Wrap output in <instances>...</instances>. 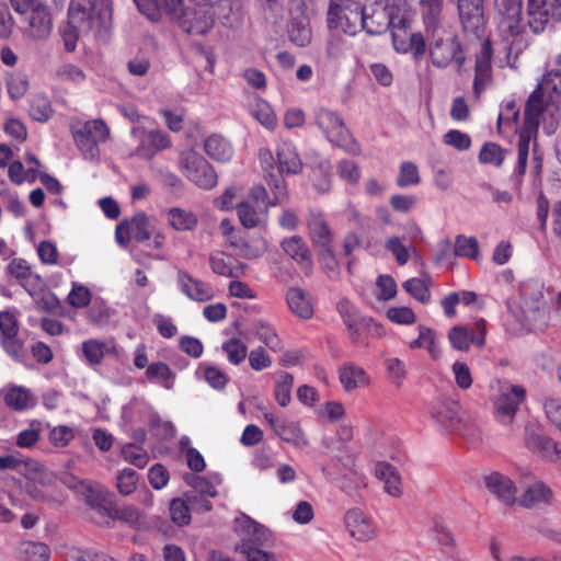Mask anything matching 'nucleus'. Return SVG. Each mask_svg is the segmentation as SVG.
Segmentation results:
<instances>
[{
    "label": "nucleus",
    "instance_id": "obj_23",
    "mask_svg": "<svg viewBox=\"0 0 561 561\" xmlns=\"http://www.w3.org/2000/svg\"><path fill=\"white\" fill-rule=\"evenodd\" d=\"M344 523L348 534L358 541H367L375 536L371 520L359 508L348 510Z\"/></svg>",
    "mask_w": 561,
    "mask_h": 561
},
{
    "label": "nucleus",
    "instance_id": "obj_61",
    "mask_svg": "<svg viewBox=\"0 0 561 561\" xmlns=\"http://www.w3.org/2000/svg\"><path fill=\"white\" fill-rule=\"evenodd\" d=\"M351 48L350 43L341 35H333L328 42L327 55L330 59L340 60Z\"/></svg>",
    "mask_w": 561,
    "mask_h": 561
},
{
    "label": "nucleus",
    "instance_id": "obj_13",
    "mask_svg": "<svg viewBox=\"0 0 561 561\" xmlns=\"http://www.w3.org/2000/svg\"><path fill=\"white\" fill-rule=\"evenodd\" d=\"M525 396L526 390L523 387L504 385L494 402L496 420L505 425L511 424Z\"/></svg>",
    "mask_w": 561,
    "mask_h": 561
},
{
    "label": "nucleus",
    "instance_id": "obj_55",
    "mask_svg": "<svg viewBox=\"0 0 561 561\" xmlns=\"http://www.w3.org/2000/svg\"><path fill=\"white\" fill-rule=\"evenodd\" d=\"M209 264L211 271L218 275L225 277H231L233 275L232 262L229 256L224 252H215L210 254Z\"/></svg>",
    "mask_w": 561,
    "mask_h": 561
},
{
    "label": "nucleus",
    "instance_id": "obj_5",
    "mask_svg": "<svg viewBox=\"0 0 561 561\" xmlns=\"http://www.w3.org/2000/svg\"><path fill=\"white\" fill-rule=\"evenodd\" d=\"M425 33L428 39V53L432 64L436 68H446L451 62L462 68L466 57L461 43L455 32L443 26L439 21L425 23Z\"/></svg>",
    "mask_w": 561,
    "mask_h": 561
},
{
    "label": "nucleus",
    "instance_id": "obj_62",
    "mask_svg": "<svg viewBox=\"0 0 561 561\" xmlns=\"http://www.w3.org/2000/svg\"><path fill=\"white\" fill-rule=\"evenodd\" d=\"M67 300L71 307L84 308L91 301V291L83 285L73 284Z\"/></svg>",
    "mask_w": 561,
    "mask_h": 561
},
{
    "label": "nucleus",
    "instance_id": "obj_25",
    "mask_svg": "<svg viewBox=\"0 0 561 561\" xmlns=\"http://www.w3.org/2000/svg\"><path fill=\"white\" fill-rule=\"evenodd\" d=\"M283 251L297 264H299L306 272L312 268L311 252L306 241L300 236H293L284 239L280 242Z\"/></svg>",
    "mask_w": 561,
    "mask_h": 561
},
{
    "label": "nucleus",
    "instance_id": "obj_50",
    "mask_svg": "<svg viewBox=\"0 0 561 561\" xmlns=\"http://www.w3.org/2000/svg\"><path fill=\"white\" fill-rule=\"evenodd\" d=\"M420 181L419 169L415 163L404 161L400 164V172L396 181L398 186L407 187L410 185H416Z\"/></svg>",
    "mask_w": 561,
    "mask_h": 561
},
{
    "label": "nucleus",
    "instance_id": "obj_19",
    "mask_svg": "<svg viewBox=\"0 0 561 561\" xmlns=\"http://www.w3.org/2000/svg\"><path fill=\"white\" fill-rule=\"evenodd\" d=\"M50 10V8L36 4L26 14L25 34L27 36L36 41H42L49 36L53 28Z\"/></svg>",
    "mask_w": 561,
    "mask_h": 561
},
{
    "label": "nucleus",
    "instance_id": "obj_42",
    "mask_svg": "<svg viewBox=\"0 0 561 561\" xmlns=\"http://www.w3.org/2000/svg\"><path fill=\"white\" fill-rule=\"evenodd\" d=\"M127 228V237L141 243L150 238L147 229L148 218L144 213H137L130 220L124 221Z\"/></svg>",
    "mask_w": 561,
    "mask_h": 561
},
{
    "label": "nucleus",
    "instance_id": "obj_30",
    "mask_svg": "<svg viewBox=\"0 0 561 561\" xmlns=\"http://www.w3.org/2000/svg\"><path fill=\"white\" fill-rule=\"evenodd\" d=\"M240 222L245 228H255L266 222L267 210L261 209L252 201H244L237 206Z\"/></svg>",
    "mask_w": 561,
    "mask_h": 561
},
{
    "label": "nucleus",
    "instance_id": "obj_54",
    "mask_svg": "<svg viewBox=\"0 0 561 561\" xmlns=\"http://www.w3.org/2000/svg\"><path fill=\"white\" fill-rule=\"evenodd\" d=\"M76 436L75 430L67 425H57L49 431V442L55 447H66Z\"/></svg>",
    "mask_w": 561,
    "mask_h": 561
},
{
    "label": "nucleus",
    "instance_id": "obj_20",
    "mask_svg": "<svg viewBox=\"0 0 561 561\" xmlns=\"http://www.w3.org/2000/svg\"><path fill=\"white\" fill-rule=\"evenodd\" d=\"M307 228L309 238L314 248L319 249L332 243L333 234L324 214L316 208L308 213Z\"/></svg>",
    "mask_w": 561,
    "mask_h": 561
},
{
    "label": "nucleus",
    "instance_id": "obj_38",
    "mask_svg": "<svg viewBox=\"0 0 561 561\" xmlns=\"http://www.w3.org/2000/svg\"><path fill=\"white\" fill-rule=\"evenodd\" d=\"M225 233L227 236V241L229 245L233 248L237 255L248 260L255 259L262 255V251L260 249L254 248L241 236L237 234L233 228H229V230L226 231Z\"/></svg>",
    "mask_w": 561,
    "mask_h": 561
},
{
    "label": "nucleus",
    "instance_id": "obj_8",
    "mask_svg": "<svg viewBox=\"0 0 561 561\" xmlns=\"http://www.w3.org/2000/svg\"><path fill=\"white\" fill-rule=\"evenodd\" d=\"M179 168L183 174L203 190L217 185L218 176L213 165L194 149L184 150L179 156Z\"/></svg>",
    "mask_w": 561,
    "mask_h": 561
},
{
    "label": "nucleus",
    "instance_id": "obj_33",
    "mask_svg": "<svg viewBox=\"0 0 561 561\" xmlns=\"http://www.w3.org/2000/svg\"><path fill=\"white\" fill-rule=\"evenodd\" d=\"M168 221L170 226L178 231L194 230L198 224L195 213L180 207L170 208L168 211Z\"/></svg>",
    "mask_w": 561,
    "mask_h": 561
},
{
    "label": "nucleus",
    "instance_id": "obj_26",
    "mask_svg": "<svg viewBox=\"0 0 561 561\" xmlns=\"http://www.w3.org/2000/svg\"><path fill=\"white\" fill-rule=\"evenodd\" d=\"M526 446L545 459L561 462V444L547 436L530 434L526 438Z\"/></svg>",
    "mask_w": 561,
    "mask_h": 561
},
{
    "label": "nucleus",
    "instance_id": "obj_58",
    "mask_svg": "<svg viewBox=\"0 0 561 561\" xmlns=\"http://www.w3.org/2000/svg\"><path fill=\"white\" fill-rule=\"evenodd\" d=\"M255 332L259 339L272 351L280 350V341L275 331L266 323L259 321L255 324Z\"/></svg>",
    "mask_w": 561,
    "mask_h": 561
},
{
    "label": "nucleus",
    "instance_id": "obj_35",
    "mask_svg": "<svg viewBox=\"0 0 561 561\" xmlns=\"http://www.w3.org/2000/svg\"><path fill=\"white\" fill-rule=\"evenodd\" d=\"M18 556L22 561H48L49 547L43 542L25 540L18 547Z\"/></svg>",
    "mask_w": 561,
    "mask_h": 561
},
{
    "label": "nucleus",
    "instance_id": "obj_53",
    "mask_svg": "<svg viewBox=\"0 0 561 561\" xmlns=\"http://www.w3.org/2000/svg\"><path fill=\"white\" fill-rule=\"evenodd\" d=\"M123 458L137 468H144L149 460L148 454L135 444H127L122 448Z\"/></svg>",
    "mask_w": 561,
    "mask_h": 561
},
{
    "label": "nucleus",
    "instance_id": "obj_1",
    "mask_svg": "<svg viewBox=\"0 0 561 561\" xmlns=\"http://www.w3.org/2000/svg\"><path fill=\"white\" fill-rule=\"evenodd\" d=\"M560 105L561 71L551 70L531 92L525 105L524 124L518 136V159L513 174L517 183L526 172L529 145L537 136L540 121H545L547 114L551 115L552 119L543 124V131L552 135L557 128Z\"/></svg>",
    "mask_w": 561,
    "mask_h": 561
},
{
    "label": "nucleus",
    "instance_id": "obj_63",
    "mask_svg": "<svg viewBox=\"0 0 561 561\" xmlns=\"http://www.w3.org/2000/svg\"><path fill=\"white\" fill-rule=\"evenodd\" d=\"M19 321L15 312L10 310L0 311V337L19 335Z\"/></svg>",
    "mask_w": 561,
    "mask_h": 561
},
{
    "label": "nucleus",
    "instance_id": "obj_64",
    "mask_svg": "<svg viewBox=\"0 0 561 561\" xmlns=\"http://www.w3.org/2000/svg\"><path fill=\"white\" fill-rule=\"evenodd\" d=\"M205 380L215 389H222L228 382V377L218 367L211 365H202Z\"/></svg>",
    "mask_w": 561,
    "mask_h": 561
},
{
    "label": "nucleus",
    "instance_id": "obj_12",
    "mask_svg": "<svg viewBox=\"0 0 561 561\" xmlns=\"http://www.w3.org/2000/svg\"><path fill=\"white\" fill-rule=\"evenodd\" d=\"M130 135L138 144L134 154L145 160L152 159L159 151L170 148L172 145L169 135L158 129L146 130L135 126L131 128Z\"/></svg>",
    "mask_w": 561,
    "mask_h": 561
},
{
    "label": "nucleus",
    "instance_id": "obj_46",
    "mask_svg": "<svg viewBox=\"0 0 561 561\" xmlns=\"http://www.w3.org/2000/svg\"><path fill=\"white\" fill-rule=\"evenodd\" d=\"M54 113L49 100L42 94L35 95L30 106V115L36 122H47Z\"/></svg>",
    "mask_w": 561,
    "mask_h": 561
},
{
    "label": "nucleus",
    "instance_id": "obj_28",
    "mask_svg": "<svg viewBox=\"0 0 561 561\" xmlns=\"http://www.w3.org/2000/svg\"><path fill=\"white\" fill-rule=\"evenodd\" d=\"M376 477L383 482V490L393 497L402 494L401 478L398 470L390 463L378 462L375 468Z\"/></svg>",
    "mask_w": 561,
    "mask_h": 561
},
{
    "label": "nucleus",
    "instance_id": "obj_16",
    "mask_svg": "<svg viewBox=\"0 0 561 561\" xmlns=\"http://www.w3.org/2000/svg\"><path fill=\"white\" fill-rule=\"evenodd\" d=\"M382 11L387 14L386 21H388V26L391 30L393 48L398 53L407 54L410 35L407 32L409 20L405 16L404 10L386 5L382 8Z\"/></svg>",
    "mask_w": 561,
    "mask_h": 561
},
{
    "label": "nucleus",
    "instance_id": "obj_7",
    "mask_svg": "<svg viewBox=\"0 0 561 561\" xmlns=\"http://www.w3.org/2000/svg\"><path fill=\"white\" fill-rule=\"evenodd\" d=\"M522 321L528 330H542L547 323V309L541 286L537 282L523 284L520 287Z\"/></svg>",
    "mask_w": 561,
    "mask_h": 561
},
{
    "label": "nucleus",
    "instance_id": "obj_60",
    "mask_svg": "<svg viewBox=\"0 0 561 561\" xmlns=\"http://www.w3.org/2000/svg\"><path fill=\"white\" fill-rule=\"evenodd\" d=\"M0 344L3 351L10 356L12 359L20 362L22 359L24 343L19 335H8L0 337Z\"/></svg>",
    "mask_w": 561,
    "mask_h": 561
},
{
    "label": "nucleus",
    "instance_id": "obj_49",
    "mask_svg": "<svg viewBox=\"0 0 561 561\" xmlns=\"http://www.w3.org/2000/svg\"><path fill=\"white\" fill-rule=\"evenodd\" d=\"M221 347L227 354L228 360L233 365L242 363L248 355L247 346L236 337L226 341Z\"/></svg>",
    "mask_w": 561,
    "mask_h": 561
},
{
    "label": "nucleus",
    "instance_id": "obj_18",
    "mask_svg": "<svg viewBox=\"0 0 561 561\" xmlns=\"http://www.w3.org/2000/svg\"><path fill=\"white\" fill-rule=\"evenodd\" d=\"M176 284L181 293L191 300L205 302L215 297L214 289L208 283L194 278L186 271L178 272Z\"/></svg>",
    "mask_w": 561,
    "mask_h": 561
},
{
    "label": "nucleus",
    "instance_id": "obj_31",
    "mask_svg": "<svg viewBox=\"0 0 561 561\" xmlns=\"http://www.w3.org/2000/svg\"><path fill=\"white\" fill-rule=\"evenodd\" d=\"M551 496V489L543 482L538 481L529 485L523 495L517 499V502L525 508H531L538 504L548 503Z\"/></svg>",
    "mask_w": 561,
    "mask_h": 561
},
{
    "label": "nucleus",
    "instance_id": "obj_27",
    "mask_svg": "<svg viewBox=\"0 0 561 561\" xmlns=\"http://www.w3.org/2000/svg\"><path fill=\"white\" fill-rule=\"evenodd\" d=\"M278 161V172L287 174H298L302 169V162L295 146L289 141L278 144L276 149Z\"/></svg>",
    "mask_w": 561,
    "mask_h": 561
},
{
    "label": "nucleus",
    "instance_id": "obj_34",
    "mask_svg": "<svg viewBox=\"0 0 561 561\" xmlns=\"http://www.w3.org/2000/svg\"><path fill=\"white\" fill-rule=\"evenodd\" d=\"M340 381L347 391L366 386L368 378L365 370L352 363L345 364L340 370Z\"/></svg>",
    "mask_w": 561,
    "mask_h": 561
},
{
    "label": "nucleus",
    "instance_id": "obj_48",
    "mask_svg": "<svg viewBox=\"0 0 561 561\" xmlns=\"http://www.w3.org/2000/svg\"><path fill=\"white\" fill-rule=\"evenodd\" d=\"M85 501L90 505L91 510L94 511L102 518L114 519V514L111 508L107 506L105 497L102 493L93 486L91 492H88L85 495Z\"/></svg>",
    "mask_w": 561,
    "mask_h": 561
},
{
    "label": "nucleus",
    "instance_id": "obj_6",
    "mask_svg": "<svg viewBox=\"0 0 561 561\" xmlns=\"http://www.w3.org/2000/svg\"><path fill=\"white\" fill-rule=\"evenodd\" d=\"M314 124L324 137L334 146L352 154L359 152V146L352 137L342 117L331 110L321 107L314 112Z\"/></svg>",
    "mask_w": 561,
    "mask_h": 561
},
{
    "label": "nucleus",
    "instance_id": "obj_47",
    "mask_svg": "<svg viewBox=\"0 0 561 561\" xmlns=\"http://www.w3.org/2000/svg\"><path fill=\"white\" fill-rule=\"evenodd\" d=\"M506 151L495 142H486L479 152V161L483 164L502 165Z\"/></svg>",
    "mask_w": 561,
    "mask_h": 561
},
{
    "label": "nucleus",
    "instance_id": "obj_57",
    "mask_svg": "<svg viewBox=\"0 0 561 561\" xmlns=\"http://www.w3.org/2000/svg\"><path fill=\"white\" fill-rule=\"evenodd\" d=\"M478 248L479 244L476 238L458 236L456 238L454 253L457 256H467L470 259H476L478 255Z\"/></svg>",
    "mask_w": 561,
    "mask_h": 561
},
{
    "label": "nucleus",
    "instance_id": "obj_9",
    "mask_svg": "<svg viewBox=\"0 0 561 561\" xmlns=\"http://www.w3.org/2000/svg\"><path fill=\"white\" fill-rule=\"evenodd\" d=\"M72 136L82 154L88 159H95L100 152L99 144L110 138V128L103 119H92L75 129Z\"/></svg>",
    "mask_w": 561,
    "mask_h": 561
},
{
    "label": "nucleus",
    "instance_id": "obj_11",
    "mask_svg": "<svg viewBox=\"0 0 561 561\" xmlns=\"http://www.w3.org/2000/svg\"><path fill=\"white\" fill-rule=\"evenodd\" d=\"M527 19L535 34L543 32L549 23L561 22V0H528Z\"/></svg>",
    "mask_w": 561,
    "mask_h": 561
},
{
    "label": "nucleus",
    "instance_id": "obj_14",
    "mask_svg": "<svg viewBox=\"0 0 561 561\" xmlns=\"http://www.w3.org/2000/svg\"><path fill=\"white\" fill-rule=\"evenodd\" d=\"M264 421L270 425L274 433L287 444L296 448H306L309 440L300 425L285 417H278L273 413H264Z\"/></svg>",
    "mask_w": 561,
    "mask_h": 561
},
{
    "label": "nucleus",
    "instance_id": "obj_59",
    "mask_svg": "<svg viewBox=\"0 0 561 561\" xmlns=\"http://www.w3.org/2000/svg\"><path fill=\"white\" fill-rule=\"evenodd\" d=\"M7 88L12 99H21L28 89V81L25 75L13 73L7 79Z\"/></svg>",
    "mask_w": 561,
    "mask_h": 561
},
{
    "label": "nucleus",
    "instance_id": "obj_44",
    "mask_svg": "<svg viewBox=\"0 0 561 561\" xmlns=\"http://www.w3.org/2000/svg\"><path fill=\"white\" fill-rule=\"evenodd\" d=\"M294 385V377L286 373L280 371L277 374L275 399L280 407H287L290 402V392Z\"/></svg>",
    "mask_w": 561,
    "mask_h": 561
},
{
    "label": "nucleus",
    "instance_id": "obj_32",
    "mask_svg": "<svg viewBox=\"0 0 561 561\" xmlns=\"http://www.w3.org/2000/svg\"><path fill=\"white\" fill-rule=\"evenodd\" d=\"M287 304L294 314L302 319H309L313 314V308L308 295L300 288L294 287L288 289Z\"/></svg>",
    "mask_w": 561,
    "mask_h": 561
},
{
    "label": "nucleus",
    "instance_id": "obj_52",
    "mask_svg": "<svg viewBox=\"0 0 561 561\" xmlns=\"http://www.w3.org/2000/svg\"><path fill=\"white\" fill-rule=\"evenodd\" d=\"M89 321L98 327H104L111 319L110 308L102 300H94L88 310Z\"/></svg>",
    "mask_w": 561,
    "mask_h": 561
},
{
    "label": "nucleus",
    "instance_id": "obj_56",
    "mask_svg": "<svg viewBox=\"0 0 561 561\" xmlns=\"http://www.w3.org/2000/svg\"><path fill=\"white\" fill-rule=\"evenodd\" d=\"M404 289L416 300L427 304L431 300V294L425 280L420 278L408 279L403 284Z\"/></svg>",
    "mask_w": 561,
    "mask_h": 561
},
{
    "label": "nucleus",
    "instance_id": "obj_36",
    "mask_svg": "<svg viewBox=\"0 0 561 561\" xmlns=\"http://www.w3.org/2000/svg\"><path fill=\"white\" fill-rule=\"evenodd\" d=\"M288 36L295 45L299 47L307 46L312 37L308 19L305 16L293 19L288 27Z\"/></svg>",
    "mask_w": 561,
    "mask_h": 561
},
{
    "label": "nucleus",
    "instance_id": "obj_45",
    "mask_svg": "<svg viewBox=\"0 0 561 561\" xmlns=\"http://www.w3.org/2000/svg\"><path fill=\"white\" fill-rule=\"evenodd\" d=\"M191 512L188 500L174 499L170 503V516L173 523L178 526L188 525L191 522Z\"/></svg>",
    "mask_w": 561,
    "mask_h": 561
},
{
    "label": "nucleus",
    "instance_id": "obj_21",
    "mask_svg": "<svg viewBox=\"0 0 561 561\" xmlns=\"http://www.w3.org/2000/svg\"><path fill=\"white\" fill-rule=\"evenodd\" d=\"M460 405L451 399H438L431 403L428 412L433 421L445 430H451L459 421Z\"/></svg>",
    "mask_w": 561,
    "mask_h": 561
},
{
    "label": "nucleus",
    "instance_id": "obj_51",
    "mask_svg": "<svg viewBox=\"0 0 561 561\" xmlns=\"http://www.w3.org/2000/svg\"><path fill=\"white\" fill-rule=\"evenodd\" d=\"M138 481V474L134 469L125 468L121 470L116 478V486L122 495L131 494Z\"/></svg>",
    "mask_w": 561,
    "mask_h": 561
},
{
    "label": "nucleus",
    "instance_id": "obj_24",
    "mask_svg": "<svg viewBox=\"0 0 561 561\" xmlns=\"http://www.w3.org/2000/svg\"><path fill=\"white\" fill-rule=\"evenodd\" d=\"M477 328L480 331V335L477 336L471 330L457 325L454 327L448 334L451 346L459 351H468L471 343L478 346L484 344L485 323L483 320L477 322Z\"/></svg>",
    "mask_w": 561,
    "mask_h": 561
},
{
    "label": "nucleus",
    "instance_id": "obj_41",
    "mask_svg": "<svg viewBox=\"0 0 561 561\" xmlns=\"http://www.w3.org/2000/svg\"><path fill=\"white\" fill-rule=\"evenodd\" d=\"M107 352V344L100 340L90 339L82 343L83 357L85 362L91 366L100 365Z\"/></svg>",
    "mask_w": 561,
    "mask_h": 561
},
{
    "label": "nucleus",
    "instance_id": "obj_37",
    "mask_svg": "<svg viewBox=\"0 0 561 561\" xmlns=\"http://www.w3.org/2000/svg\"><path fill=\"white\" fill-rule=\"evenodd\" d=\"M497 27L505 41H510L511 38L513 39L512 44L517 41L524 31L520 14L500 15Z\"/></svg>",
    "mask_w": 561,
    "mask_h": 561
},
{
    "label": "nucleus",
    "instance_id": "obj_17",
    "mask_svg": "<svg viewBox=\"0 0 561 561\" xmlns=\"http://www.w3.org/2000/svg\"><path fill=\"white\" fill-rule=\"evenodd\" d=\"M492 47L489 41L482 43L480 51L476 57L473 94L477 99L489 87L492 81Z\"/></svg>",
    "mask_w": 561,
    "mask_h": 561
},
{
    "label": "nucleus",
    "instance_id": "obj_40",
    "mask_svg": "<svg viewBox=\"0 0 561 561\" xmlns=\"http://www.w3.org/2000/svg\"><path fill=\"white\" fill-rule=\"evenodd\" d=\"M146 376L149 380H158L160 385L170 390L173 388L175 374L169 365L163 362L153 363L148 366Z\"/></svg>",
    "mask_w": 561,
    "mask_h": 561
},
{
    "label": "nucleus",
    "instance_id": "obj_22",
    "mask_svg": "<svg viewBox=\"0 0 561 561\" xmlns=\"http://www.w3.org/2000/svg\"><path fill=\"white\" fill-rule=\"evenodd\" d=\"M488 490L504 505L512 506L517 503V488L506 476L492 472L484 478Z\"/></svg>",
    "mask_w": 561,
    "mask_h": 561
},
{
    "label": "nucleus",
    "instance_id": "obj_4",
    "mask_svg": "<svg viewBox=\"0 0 561 561\" xmlns=\"http://www.w3.org/2000/svg\"><path fill=\"white\" fill-rule=\"evenodd\" d=\"M375 18H382L386 21L387 14L380 10H374L368 14L357 0H330L328 10V26L330 30L342 31L344 34L354 36L358 32V25L369 35L382 34V27H373L369 21Z\"/></svg>",
    "mask_w": 561,
    "mask_h": 561
},
{
    "label": "nucleus",
    "instance_id": "obj_3",
    "mask_svg": "<svg viewBox=\"0 0 561 561\" xmlns=\"http://www.w3.org/2000/svg\"><path fill=\"white\" fill-rule=\"evenodd\" d=\"M111 0H71L68 24L60 30L67 51H73L80 36L105 39L112 27Z\"/></svg>",
    "mask_w": 561,
    "mask_h": 561
},
{
    "label": "nucleus",
    "instance_id": "obj_2",
    "mask_svg": "<svg viewBox=\"0 0 561 561\" xmlns=\"http://www.w3.org/2000/svg\"><path fill=\"white\" fill-rule=\"evenodd\" d=\"M139 11L151 21H158L162 13L180 20L185 32L205 35L213 26L215 16L222 24L233 26L237 21L231 0H205L183 7V0H134Z\"/></svg>",
    "mask_w": 561,
    "mask_h": 561
},
{
    "label": "nucleus",
    "instance_id": "obj_15",
    "mask_svg": "<svg viewBox=\"0 0 561 561\" xmlns=\"http://www.w3.org/2000/svg\"><path fill=\"white\" fill-rule=\"evenodd\" d=\"M259 160L265 172V181L275 195L274 203H284L287 199V188L284 178L275 165L273 153L267 148L259 150Z\"/></svg>",
    "mask_w": 561,
    "mask_h": 561
},
{
    "label": "nucleus",
    "instance_id": "obj_29",
    "mask_svg": "<svg viewBox=\"0 0 561 561\" xmlns=\"http://www.w3.org/2000/svg\"><path fill=\"white\" fill-rule=\"evenodd\" d=\"M204 150L208 157L217 162H228L233 156V148L225 137L218 134L210 135L204 142Z\"/></svg>",
    "mask_w": 561,
    "mask_h": 561
},
{
    "label": "nucleus",
    "instance_id": "obj_10",
    "mask_svg": "<svg viewBox=\"0 0 561 561\" xmlns=\"http://www.w3.org/2000/svg\"><path fill=\"white\" fill-rule=\"evenodd\" d=\"M233 530L240 540L236 546L238 552L251 547L267 546L272 537L265 526L243 513L234 518Z\"/></svg>",
    "mask_w": 561,
    "mask_h": 561
},
{
    "label": "nucleus",
    "instance_id": "obj_39",
    "mask_svg": "<svg viewBox=\"0 0 561 561\" xmlns=\"http://www.w3.org/2000/svg\"><path fill=\"white\" fill-rule=\"evenodd\" d=\"M411 348L426 347L434 359H438L442 351L436 340L434 331L424 325L419 327V337L410 343Z\"/></svg>",
    "mask_w": 561,
    "mask_h": 561
},
{
    "label": "nucleus",
    "instance_id": "obj_43",
    "mask_svg": "<svg viewBox=\"0 0 561 561\" xmlns=\"http://www.w3.org/2000/svg\"><path fill=\"white\" fill-rule=\"evenodd\" d=\"M4 401L14 410H24L33 405V396L24 387H13L7 392Z\"/></svg>",
    "mask_w": 561,
    "mask_h": 561
}]
</instances>
